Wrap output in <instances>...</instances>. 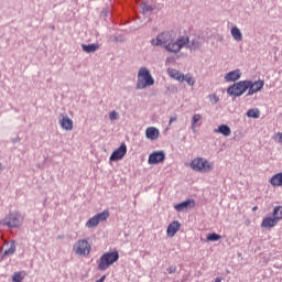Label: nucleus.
Masks as SVG:
<instances>
[{
	"label": "nucleus",
	"instance_id": "f257e3e1",
	"mask_svg": "<svg viewBox=\"0 0 282 282\" xmlns=\"http://www.w3.org/2000/svg\"><path fill=\"white\" fill-rule=\"evenodd\" d=\"M153 47H161L164 45V50L170 54H180L185 46L188 45V36L181 35L176 40H173V35L169 31H164L156 35V39L151 40Z\"/></svg>",
	"mask_w": 282,
	"mask_h": 282
},
{
	"label": "nucleus",
	"instance_id": "f03ea898",
	"mask_svg": "<svg viewBox=\"0 0 282 282\" xmlns=\"http://www.w3.org/2000/svg\"><path fill=\"white\" fill-rule=\"evenodd\" d=\"M153 85H155V79L149 68L141 67L138 72L135 89H147V87H153Z\"/></svg>",
	"mask_w": 282,
	"mask_h": 282
},
{
	"label": "nucleus",
	"instance_id": "7ed1b4c3",
	"mask_svg": "<svg viewBox=\"0 0 282 282\" xmlns=\"http://www.w3.org/2000/svg\"><path fill=\"white\" fill-rule=\"evenodd\" d=\"M118 259H120L118 251L106 252L100 257L97 269L100 270V272H105V270H109Z\"/></svg>",
	"mask_w": 282,
	"mask_h": 282
},
{
	"label": "nucleus",
	"instance_id": "20e7f679",
	"mask_svg": "<svg viewBox=\"0 0 282 282\" xmlns=\"http://www.w3.org/2000/svg\"><path fill=\"white\" fill-rule=\"evenodd\" d=\"M189 166L197 173H210V171L215 169V165L204 158H196L192 160Z\"/></svg>",
	"mask_w": 282,
	"mask_h": 282
},
{
	"label": "nucleus",
	"instance_id": "39448f33",
	"mask_svg": "<svg viewBox=\"0 0 282 282\" xmlns=\"http://www.w3.org/2000/svg\"><path fill=\"white\" fill-rule=\"evenodd\" d=\"M23 224V215L19 212L9 213L7 217L0 220L1 226H7L8 228H19Z\"/></svg>",
	"mask_w": 282,
	"mask_h": 282
},
{
	"label": "nucleus",
	"instance_id": "423d86ee",
	"mask_svg": "<svg viewBox=\"0 0 282 282\" xmlns=\"http://www.w3.org/2000/svg\"><path fill=\"white\" fill-rule=\"evenodd\" d=\"M73 252L77 257H89L91 254V243L87 239H79L74 243Z\"/></svg>",
	"mask_w": 282,
	"mask_h": 282
},
{
	"label": "nucleus",
	"instance_id": "0eeeda50",
	"mask_svg": "<svg viewBox=\"0 0 282 282\" xmlns=\"http://www.w3.org/2000/svg\"><path fill=\"white\" fill-rule=\"evenodd\" d=\"M248 91V80H240L227 88L228 96H234V98H239Z\"/></svg>",
	"mask_w": 282,
	"mask_h": 282
},
{
	"label": "nucleus",
	"instance_id": "6e6552de",
	"mask_svg": "<svg viewBox=\"0 0 282 282\" xmlns=\"http://www.w3.org/2000/svg\"><path fill=\"white\" fill-rule=\"evenodd\" d=\"M109 219V210H104L93 216L87 223L86 228H97L100 221H107Z\"/></svg>",
	"mask_w": 282,
	"mask_h": 282
},
{
	"label": "nucleus",
	"instance_id": "1a4fd4ad",
	"mask_svg": "<svg viewBox=\"0 0 282 282\" xmlns=\"http://www.w3.org/2000/svg\"><path fill=\"white\" fill-rule=\"evenodd\" d=\"M265 83L263 80H247V96H254L258 91H261L263 89V86Z\"/></svg>",
	"mask_w": 282,
	"mask_h": 282
},
{
	"label": "nucleus",
	"instance_id": "9d476101",
	"mask_svg": "<svg viewBox=\"0 0 282 282\" xmlns=\"http://www.w3.org/2000/svg\"><path fill=\"white\" fill-rule=\"evenodd\" d=\"M127 155V144L122 143L117 150H115L110 155V162H118Z\"/></svg>",
	"mask_w": 282,
	"mask_h": 282
},
{
	"label": "nucleus",
	"instance_id": "9b49d317",
	"mask_svg": "<svg viewBox=\"0 0 282 282\" xmlns=\"http://www.w3.org/2000/svg\"><path fill=\"white\" fill-rule=\"evenodd\" d=\"M164 160H166V154H164V151H155L149 155L148 163L160 164V162H164Z\"/></svg>",
	"mask_w": 282,
	"mask_h": 282
},
{
	"label": "nucleus",
	"instance_id": "f8f14e48",
	"mask_svg": "<svg viewBox=\"0 0 282 282\" xmlns=\"http://www.w3.org/2000/svg\"><path fill=\"white\" fill-rule=\"evenodd\" d=\"M174 208L177 213H184V210H188V208H195V200L194 199H187L185 202L176 204L174 206Z\"/></svg>",
	"mask_w": 282,
	"mask_h": 282
},
{
	"label": "nucleus",
	"instance_id": "ddd939ff",
	"mask_svg": "<svg viewBox=\"0 0 282 282\" xmlns=\"http://www.w3.org/2000/svg\"><path fill=\"white\" fill-rule=\"evenodd\" d=\"M241 76H242L241 69L237 68L235 70L227 73L225 75V80L227 83H237V80H239V78H241Z\"/></svg>",
	"mask_w": 282,
	"mask_h": 282
},
{
	"label": "nucleus",
	"instance_id": "4468645a",
	"mask_svg": "<svg viewBox=\"0 0 282 282\" xmlns=\"http://www.w3.org/2000/svg\"><path fill=\"white\" fill-rule=\"evenodd\" d=\"M180 228H182V224H180V221L177 220L172 221L166 229L167 237H175V235L180 232Z\"/></svg>",
	"mask_w": 282,
	"mask_h": 282
},
{
	"label": "nucleus",
	"instance_id": "2eb2a0df",
	"mask_svg": "<svg viewBox=\"0 0 282 282\" xmlns=\"http://www.w3.org/2000/svg\"><path fill=\"white\" fill-rule=\"evenodd\" d=\"M59 124L62 129H65V131H72V129H74V121L67 116H63L59 120Z\"/></svg>",
	"mask_w": 282,
	"mask_h": 282
},
{
	"label": "nucleus",
	"instance_id": "dca6fc26",
	"mask_svg": "<svg viewBox=\"0 0 282 282\" xmlns=\"http://www.w3.org/2000/svg\"><path fill=\"white\" fill-rule=\"evenodd\" d=\"M145 138H148V140H158V138H160V130L155 127H149L145 130Z\"/></svg>",
	"mask_w": 282,
	"mask_h": 282
},
{
	"label": "nucleus",
	"instance_id": "f3484780",
	"mask_svg": "<svg viewBox=\"0 0 282 282\" xmlns=\"http://www.w3.org/2000/svg\"><path fill=\"white\" fill-rule=\"evenodd\" d=\"M203 45V42L199 40H189L188 39V43L187 45H185L184 47H187V50H191V52H197V50H200Z\"/></svg>",
	"mask_w": 282,
	"mask_h": 282
},
{
	"label": "nucleus",
	"instance_id": "a211bd4d",
	"mask_svg": "<svg viewBox=\"0 0 282 282\" xmlns=\"http://www.w3.org/2000/svg\"><path fill=\"white\" fill-rule=\"evenodd\" d=\"M214 133H221V135L228 138L232 133V130L228 124H220L217 129L214 130Z\"/></svg>",
	"mask_w": 282,
	"mask_h": 282
},
{
	"label": "nucleus",
	"instance_id": "6ab92c4d",
	"mask_svg": "<svg viewBox=\"0 0 282 282\" xmlns=\"http://www.w3.org/2000/svg\"><path fill=\"white\" fill-rule=\"evenodd\" d=\"M6 246H9V248L4 250V252L2 254V258L3 257H11V254H14L17 252V241L11 240Z\"/></svg>",
	"mask_w": 282,
	"mask_h": 282
},
{
	"label": "nucleus",
	"instance_id": "aec40b11",
	"mask_svg": "<svg viewBox=\"0 0 282 282\" xmlns=\"http://www.w3.org/2000/svg\"><path fill=\"white\" fill-rule=\"evenodd\" d=\"M83 52H86V54H94V52H98L100 50L99 44H82Z\"/></svg>",
	"mask_w": 282,
	"mask_h": 282
},
{
	"label": "nucleus",
	"instance_id": "412c9836",
	"mask_svg": "<svg viewBox=\"0 0 282 282\" xmlns=\"http://www.w3.org/2000/svg\"><path fill=\"white\" fill-rule=\"evenodd\" d=\"M167 74L170 78H174V80H178V83H182V78L184 77V74L175 68H167Z\"/></svg>",
	"mask_w": 282,
	"mask_h": 282
},
{
	"label": "nucleus",
	"instance_id": "4be33fe9",
	"mask_svg": "<svg viewBox=\"0 0 282 282\" xmlns=\"http://www.w3.org/2000/svg\"><path fill=\"white\" fill-rule=\"evenodd\" d=\"M279 224L272 216L264 217L261 224L262 228H274Z\"/></svg>",
	"mask_w": 282,
	"mask_h": 282
},
{
	"label": "nucleus",
	"instance_id": "5701e85b",
	"mask_svg": "<svg viewBox=\"0 0 282 282\" xmlns=\"http://www.w3.org/2000/svg\"><path fill=\"white\" fill-rule=\"evenodd\" d=\"M197 127H202V115H199V113H195L192 117L191 129H192V131H194V133H195V129H197Z\"/></svg>",
	"mask_w": 282,
	"mask_h": 282
},
{
	"label": "nucleus",
	"instance_id": "b1692460",
	"mask_svg": "<svg viewBox=\"0 0 282 282\" xmlns=\"http://www.w3.org/2000/svg\"><path fill=\"white\" fill-rule=\"evenodd\" d=\"M231 36L237 42L243 41V34L237 26L231 28Z\"/></svg>",
	"mask_w": 282,
	"mask_h": 282
},
{
	"label": "nucleus",
	"instance_id": "393cba45",
	"mask_svg": "<svg viewBox=\"0 0 282 282\" xmlns=\"http://www.w3.org/2000/svg\"><path fill=\"white\" fill-rule=\"evenodd\" d=\"M271 186H282V172L274 174L270 178Z\"/></svg>",
	"mask_w": 282,
	"mask_h": 282
},
{
	"label": "nucleus",
	"instance_id": "a878e982",
	"mask_svg": "<svg viewBox=\"0 0 282 282\" xmlns=\"http://www.w3.org/2000/svg\"><path fill=\"white\" fill-rule=\"evenodd\" d=\"M272 217L279 223L282 219V206H275L273 208Z\"/></svg>",
	"mask_w": 282,
	"mask_h": 282
},
{
	"label": "nucleus",
	"instance_id": "bb28decb",
	"mask_svg": "<svg viewBox=\"0 0 282 282\" xmlns=\"http://www.w3.org/2000/svg\"><path fill=\"white\" fill-rule=\"evenodd\" d=\"M187 83V85H189V87H193V85H195V79H193V76H191L189 74L187 75H183L181 83Z\"/></svg>",
	"mask_w": 282,
	"mask_h": 282
},
{
	"label": "nucleus",
	"instance_id": "cd10ccee",
	"mask_svg": "<svg viewBox=\"0 0 282 282\" xmlns=\"http://www.w3.org/2000/svg\"><path fill=\"white\" fill-rule=\"evenodd\" d=\"M141 9L147 14V12H153V6L148 4L147 2L141 3Z\"/></svg>",
	"mask_w": 282,
	"mask_h": 282
},
{
	"label": "nucleus",
	"instance_id": "c85d7f7f",
	"mask_svg": "<svg viewBox=\"0 0 282 282\" xmlns=\"http://www.w3.org/2000/svg\"><path fill=\"white\" fill-rule=\"evenodd\" d=\"M259 110L258 109H249L247 111V117L248 118H259Z\"/></svg>",
	"mask_w": 282,
	"mask_h": 282
},
{
	"label": "nucleus",
	"instance_id": "c756f323",
	"mask_svg": "<svg viewBox=\"0 0 282 282\" xmlns=\"http://www.w3.org/2000/svg\"><path fill=\"white\" fill-rule=\"evenodd\" d=\"M219 239H221V236L216 232L209 234L207 236V241H219Z\"/></svg>",
	"mask_w": 282,
	"mask_h": 282
},
{
	"label": "nucleus",
	"instance_id": "7c9ffc66",
	"mask_svg": "<svg viewBox=\"0 0 282 282\" xmlns=\"http://www.w3.org/2000/svg\"><path fill=\"white\" fill-rule=\"evenodd\" d=\"M13 282H22L23 281V274L21 272H14L12 275Z\"/></svg>",
	"mask_w": 282,
	"mask_h": 282
},
{
	"label": "nucleus",
	"instance_id": "2f4dec72",
	"mask_svg": "<svg viewBox=\"0 0 282 282\" xmlns=\"http://www.w3.org/2000/svg\"><path fill=\"white\" fill-rule=\"evenodd\" d=\"M209 100L213 102V105H217L219 102V97L217 95H209Z\"/></svg>",
	"mask_w": 282,
	"mask_h": 282
},
{
	"label": "nucleus",
	"instance_id": "473e14b6",
	"mask_svg": "<svg viewBox=\"0 0 282 282\" xmlns=\"http://www.w3.org/2000/svg\"><path fill=\"white\" fill-rule=\"evenodd\" d=\"M169 274H175V272H177V267L176 265H171L167 269Z\"/></svg>",
	"mask_w": 282,
	"mask_h": 282
},
{
	"label": "nucleus",
	"instance_id": "72a5a7b5",
	"mask_svg": "<svg viewBox=\"0 0 282 282\" xmlns=\"http://www.w3.org/2000/svg\"><path fill=\"white\" fill-rule=\"evenodd\" d=\"M109 118H110V120H118V113L116 112V110L110 112Z\"/></svg>",
	"mask_w": 282,
	"mask_h": 282
},
{
	"label": "nucleus",
	"instance_id": "f704fd0d",
	"mask_svg": "<svg viewBox=\"0 0 282 282\" xmlns=\"http://www.w3.org/2000/svg\"><path fill=\"white\" fill-rule=\"evenodd\" d=\"M12 144H17L18 142H21V137H15L11 139Z\"/></svg>",
	"mask_w": 282,
	"mask_h": 282
},
{
	"label": "nucleus",
	"instance_id": "c9c22d12",
	"mask_svg": "<svg viewBox=\"0 0 282 282\" xmlns=\"http://www.w3.org/2000/svg\"><path fill=\"white\" fill-rule=\"evenodd\" d=\"M177 120V117L174 116V117H171L170 118V124H173V122H175Z\"/></svg>",
	"mask_w": 282,
	"mask_h": 282
},
{
	"label": "nucleus",
	"instance_id": "e433bc0d",
	"mask_svg": "<svg viewBox=\"0 0 282 282\" xmlns=\"http://www.w3.org/2000/svg\"><path fill=\"white\" fill-rule=\"evenodd\" d=\"M172 61H173V57H167L166 58V63H172Z\"/></svg>",
	"mask_w": 282,
	"mask_h": 282
},
{
	"label": "nucleus",
	"instance_id": "4c0bfd02",
	"mask_svg": "<svg viewBox=\"0 0 282 282\" xmlns=\"http://www.w3.org/2000/svg\"><path fill=\"white\" fill-rule=\"evenodd\" d=\"M278 135H279V142H282V132L278 133Z\"/></svg>",
	"mask_w": 282,
	"mask_h": 282
},
{
	"label": "nucleus",
	"instance_id": "58836bf2",
	"mask_svg": "<svg viewBox=\"0 0 282 282\" xmlns=\"http://www.w3.org/2000/svg\"><path fill=\"white\" fill-rule=\"evenodd\" d=\"M258 208H259V207L254 206V207L252 208V210H253V212H254V210H258Z\"/></svg>",
	"mask_w": 282,
	"mask_h": 282
},
{
	"label": "nucleus",
	"instance_id": "ea45409f",
	"mask_svg": "<svg viewBox=\"0 0 282 282\" xmlns=\"http://www.w3.org/2000/svg\"><path fill=\"white\" fill-rule=\"evenodd\" d=\"M52 30H54V26H52Z\"/></svg>",
	"mask_w": 282,
	"mask_h": 282
}]
</instances>
